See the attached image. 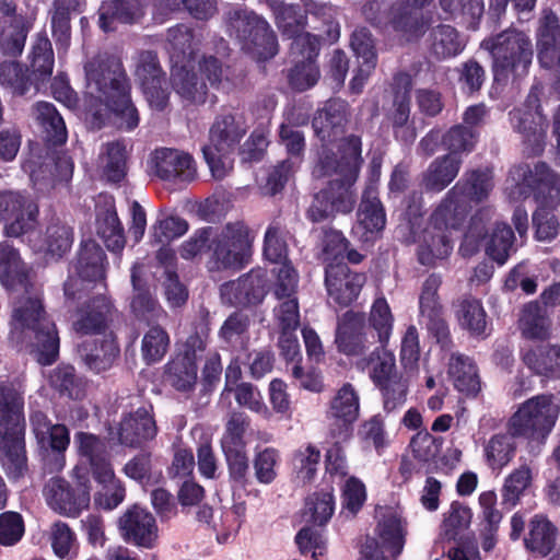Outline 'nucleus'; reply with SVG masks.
<instances>
[{
    "label": "nucleus",
    "mask_w": 560,
    "mask_h": 560,
    "mask_svg": "<svg viewBox=\"0 0 560 560\" xmlns=\"http://www.w3.org/2000/svg\"><path fill=\"white\" fill-rule=\"evenodd\" d=\"M0 281L8 289H24L12 305L10 339L30 347L40 364H51L59 353L56 325L44 310L40 292L27 282L19 253L8 243L0 244Z\"/></svg>",
    "instance_id": "nucleus-1"
},
{
    "label": "nucleus",
    "mask_w": 560,
    "mask_h": 560,
    "mask_svg": "<svg viewBox=\"0 0 560 560\" xmlns=\"http://www.w3.org/2000/svg\"><path fill=\"white\" fill-rule=\"evenodd\" d=\"M323 149L313 175L316 178L329 177V189L316 195L317 205H313L308 214L313 221H319L331 212H349L354 203L351 186L357 180L362 163L361 140L349 136L340 140L337 152Z\"/></svg>",
    "instance_id": "nucleus-2"
},
{
    "label": "nucleus",
    "mask_w": 560,
    "mask_h": 560,
    "mask_svg": "<svg viewBox=\"0 0 560 560\" xmlns=\"http://www.w3.org/2000/svg\"><path fill=\"white\" fill-rule=\"evenodd\" d=\"M86 72V117L94 127L101 128L110 114L119 128L131 130L138 126L139 116L129 97V86L121 65L116 60L89 62Z\"/></svg>",
    "instance_id": "nucleus-3"
},
{
    "label": "nucleus",
    "mask_w": 560,
    "mask_h": 560,
    "mask_svg": "<svg viewBox=\"0 0 560 560\" xmlns=\"http://www.w3.org/2000/svg\"><path fill=\"white\" fill-rule=\"evenodd\" d=\"M253 235L243 222L228 223L220 231L211 228L196 231L180 247V256L192 259L205 248L212 252L209 270L240 269L250 256Z\"/></svg>",
    "instance_id": "nucleus-4"
},
{
    "label": "nucleus",
    "mask_w": 560,
    "mask_h": 560,
    "mask_svg": "<svg viewBox=\"0 0 560 560\" xmlns=\"http://www.w3.org/2000/svg\"><path fill=\"white\" fill-rule=\"evenodd\" d=\"M23 407V396L18 389L0 385V462L13 479L26 471Z\"/></svg>",
    "instance_id": "nucleus-5"
},
{
    "label": "nucleus",
    "mask_w": 560,
    "mask_h": 560,
    "mask_svg": "<svg viewBox=\"0 0 560 560\" xmlns=\"http://www.w3.org/2000/svg\"><path fill=\"white\" fill-rule=\"evenodd\" d=\"M481 48L492 57L494 81H515L528 74L533 43L528 34L516 28L505 30L481 42Z\"/></svg>",
    "instance_id": "nucleus-6"
},
{
    "label": "nucleus",
    "mask_w": 560,
    "mask_h": 560,
    "mask_svg": "<svg viewBox=\"0 0 560 560\" xmlns=\"http://www.w3.org/2000/svg\"><path fill=\"white\" fill-rule=\"evenodd\" d=\"M560 415V399L553 395H537L518 406L509 420L512 436L529 443L544 444Z\"/></svg>",
    "instance_id": "nucleus-7"
},
{
    "label": "nucleus",
    "mask_w": 560,
    "mask_h": 560,
    "mask_svg": "<svg viewBox=\"0 0 560 560\" xmlns=\"http://www.w3.org/2000/svg\"><path fill=\"white\" fill-rule=\"evenodd\" d=\"M375 517V537L368 538L363 545V560H396L404 550L407 536L401 511L394 506H377Z\"/></svg>",
    "instance_id": "nucleus-8"
},
{
    "label": "nucleus",
    "mask_w": 560,
    "mask_h": 560,
    "mask_svg": "<svg viewBox=\"0 0 560 560\" xmlns=\"http://www.w3.org/2000/svg\"><path fill=\"white\" fill-rule=\"evenodd\" d=\"M460 213L451 212L447 203H440L434 210L428 225L415 240L422 265L433 266L438 260L450 256L453 249L452 231L457 230L463 222Z\"/></svg>",
    "instance_id": "nucleus-9"
},
{
    "label": "nucleus",
    "mask_w": 560,
    "mask_h": 560,
    "mask_svg": "<svg viewBox=\"0 0 560 560\" xmlns=\"http://www.w3.org/2000/svg\"><path fill=\"white\" fill-rule=\"evenodd\" d=\"M432 0H399L387 12L384 0H372L363 8V14L372 23L392 27L406 42L418 38L424 30L420 11Z\"/></svg>",
    "instance_id": "nucleus-10"
},
{
    "label": "nucleus",
    "mask_w": 560,
    "mask_h": 560,
    "mask_svg": "<svg viewBox=\"0 0 560 560\" xmlns=\"http://www.w3.org/2000/svg\"><path fill=\"white\" fill-rule=\"evenodd\" d=\"M534 187L544 207L555 208L560 205V175L545 163L537 164L534 172L527 165L513 167L504 190L511 200H520L526 198Z\"/></svg>",
    "instance_id": "nucleus-11"
},
{
    "label": "nucleus",
    "mask_w": 560,
    "mask_h": 560,
    "mask_svg": "<svg viewBox=\"0 0 560 560\" xmlns=\"http://www.w3.org/2000/svg\"><path fill=\"white\" fill-rule=\"evenodd\" d=\"M228 31L242 49L258 61L278 52V42L268 22L254 12L235 10L229 19Z\"/></svg>",
    "instance_id": "nucleus-12"
},
{
    "label": "nucleus",
    "mask_w": 560,
    "mask_h": 560,
    "mask_svg": "<svg viewBox=\"0 0 560 560\" xmlns=\"http://www.w3.org/2000/svg\"><path fill=\"white\" fill-rule=\"evenodd\" d=\"M205 74L211 85L220 81L222 68L214 57L202 60H187V62L174 63L172 69V85L176 94L187 105L202 104L207 96V84L199 80L195 69Z\"/></svg>",
    "instance_id": "nucleus-13"
},
{
    "label": "nucleus",
    "mask_w": 560,
    "mask_h": 560,
    "mask_svg": "<svg viewBox=\"0 0 560 560\" xmlns=\"http://www.w3.org/2000/svg\"><path fill=\"white\" fill-rule=\"evenodd\" d=\"M43 495L55 513L71 518L88 510L91 501L89 480L82 478L74 483L60 477L50 478L44 486Z\"/></svg>",
    "instance_id": "nucleus-14"
},
{
    "label": "nucleus",
    "mask_w": 560,
    "mask_h": 560,
    "mask_svg": "<svg viewBox=\"0 0 560 560\" xmlns=\"http://www.w3.org/2000/svg\"><path fill=\"white\" fill-rule=\"evenodd\" d=\"M38 213V205L31 196L14 190L0 191V222L5 236L21 237L32 232Z\"/></svg>",
    "instance_id": "nucleus-15"
},
{
    "label": "nucleus",
    "mask_w": 560,
    "mask_h": 560,
    "mask_svg": "<svg viewBox=\"0 0 560 560\" xmlns=\"http://www.w3.org/2000/svg\"><path fill=\"white\" fill-rule=\"evenodd\" d=\"M319 42L315 35H301L291 45L294 67L289 74L291 86L296 91H305L316 84L319 70L315 63Z\"/></svg>",
    "instance_id": "nucleus-16"
},
{
    "label": "nucleus",
    "mask_w": 560,
    "mask_h": 560,
    "mask_svg": "<svg viewBox=\"0 0 560 560\" xmlns=\"http://www.w3.org/2000/svg\"><path fill=\"white\" fill-rule=\"evenodd\" d=\"M105 254L94 241H86L82 244L73 271L78 278L70 275L65 283V295L68 300H74L77 293L81 299V292L86 281L101 280L104 277Z\"/></svg>",
    "instance_id": "nucleus-17"
},
{
    "label": "nucleus",
    "mask_w": 560,
    "mask_h": 560,
    "mask_svg": "<svg viewBox=\"0 0 560 560\" xmlns=\"http://www.w3.org/2000/svg\"><path fill=\"white\" fill-rule=\"evenodd\" d=\"M493 188L492 173L489 170L470 172L459 180L446 195L441 203H447V208L455 214L460 211L464 220L469 201L479 202L486 199Z\"/></svg>",
    "instance_id": "nucleus-18"
},
{
    "label": "nucleus",
    "mask_w": 560,
    "mask_h": 560,
    "mask_svg": "<svg viewBox=\"0 0 560 560\" xmlns=\"http://www.w3.org/2000/svg\"><path fill=\"white\" fill-rule=\"evenodd\" d=\"M206 348V341L198 335L188 337L185 350L167 368V381L179 392L188 393L197 383V359Z\"/></svg>",
    "instance_id": "nucleus-19"
},
{
    "label": "nucleus",
    "mask_w": 560,
    "mask_h": 560,
    "mask_svg": "<svg viewBox=\"0 0 560 560\" xmlns=\"http://www.w3.org/2000/svg\"><path fill=\"white\" fill-rule=\"evenodd\" d=\"M151 168L159 178L173 183H187L197 175L192 156L177 149L162 148L154 151Z\"/></svg>",
    "instance_id": "nucleus-20"
},
{
    "label": "nucleus",
    "mask_w": 560,
    "mask_h": 560,
    "mask_svg": "<svg viewBox=\"0 0 560 560\" xmlns=\"http://www.w3.org/2000/svg\"><path fill=\"white\" fill-rule=\"evenodd\" d=\"M136 77L149 105L154 109L162 110L167 104L168 92L164 86L166 82L153 52L145 51L139 56Z\"/></svg>",
    "instance_id": "nucleus-21"
},
{
    "label": "nucleus",
    "mask_w": 560,
    "mask_h": 560,
    "mask_svg": "<svg viewBox=\"0 0 560 560\" xmlns=\"http://www.w3.org/2000/svg\"><path fill=\"white\" fill-rule=\"evenodd\" d=\"M118 528L125 541L139 547L152 548L158 539V526L153 515L138 505L119 517Z\"/></svg>",
    "instance_id": "nucleus-22"
},
{
    "label": "nucleus",
    "mask_w": 560,
    "mask_h": 560,
    "mask_svg": "<svg viewBox=\"0 0 560 560\" xmlns=\"http://www.w3.org/2000/svg\"><path fill=\"white\" fill-rule=\"evenodd\" d=\"M364 281L363 275L351 272L345 262L330 264L326 268L329 299L340 306H347L358 298Z\"/></svg>",
    "instance_id": "nucleus-23"
},
{
    "label": "nucleus",
    "mask_w": 560,
    "mask_h": 560,
    "mask_svg": "<svg viewBox=\"0 0 560 560\" xmlns=\"http://www.w3.org/2000/svg\"><path fill=\"white\" fill-rule=\"evenodd\" d=\"M385 223V212L376 191L373 187H369L360 203L352 233L360 242L370 243L380 236Z\"/></svg>",
    "instance_id": "nucleus-24"
},
{
    "label": "nucleus",
    "mask_w": 560,
    "mask_h": 560,
    "mask_svg": "<svg viewBox=\"0 0 560 560\" xmlns=\"http://www.w3.org/2000/svg\"><path fill=\"white\" fill-rule=\"evenodd\" d=\"M31 22L14 13V7L0 0V52L10 56L23 51Z\"/></svg>",
    "instance_id": "nucleus-25"
},
{
    "label": "nucleus",
    "mask_w": 560,
    "mask_h": 560,
    "mask_svg": "<svg viewBox=\"0 0 560 560\" xmlns=\"http://www.w3.org/2000/svg\"><path fill=\"white\" fill-rule=\"evenodd\" d=\"M364 327V315L353 311L346 312L336 330L335 343L338 351L348 357L361 355L368 348Z\"/></svg>",
    "instance_id": "nucleus-26"
},
{
    "label": "nucleus",
    "mask_w": 560,
    "mask_h": 560,
    "mask_svg": "<svg viewBox=\"0 0 560 560\" xmlns=\"http://www.w3.org/2000/svg\"><path fill=\"white\" fill-rule=\"evenodd\" d=\"M359 415V393L351 384L346 383L336 390L330 399L327 417L340 427V433L347 439L349 436V428L358 420Z\"/></svg>",
    "instance_id": "nucleus-27"
},
{
    "label": "nucleus",
    "mask_w": 560,
    "mask_h": 560,
    "mask_svg": "<svg viewBox=\"0 0 560 560\" xmlns=\"http://www.w3.org/2000/svg\"><path fill=\"white\" fill-rule=\"evenodd\" d=\"M541 90L540 85L535 84L527 95L524 107L510 113L513 128L527 138L533 136L538 139L546 129V121L539 109Z\"/></svg>",
    "instance_id": "nucleus-28"
},
{
    "label": "nucleus",
    "mask_w": 560,
    "mask_h": 560,
    "mask_svg": "<svg viewBox=\"0 0 560 560\" xmlns=\"http://www.w3.org/2000/svg\"><path fill=\"white\" fill-rule=\"evenodd\" d=\"M266 287L260 272L250 273L221 287L222 299L232 305H248L260 302Z\"/></svg>",
    "instance_id": "nucleus-29"
},
{
    "label": "nucleus",
    "mask_w": 560,
    "mask_h": 560,
    "mask_svg": "<svg viewBox=\"0 0 560 560\" xmlns=\"http://www.w3.org/2000/svg\"><path fill=\"white\" fill-rule=\"evenodd\" d=\"M155 434V422L144 407L125 416L117 430L118 441L128 446L138 445L142 441L154 438Z\"/></svg>",
    "instance_id": "nucleus-30"
},
{
    "label": "nucleus",
    "mask_w": 560,
    "mask_h": 560,
    "mask_svg": "<svg viewBox=\"0 0 560 560\" xmlns=\"http://www.w3.org/2000/svg\"><path fill=\"white\" fill-rule=\"evenodd\" d=\"M346 121L347 104L341 100H331L316 113L312 125L316 136L323 142H331L342 133Z\"/></svg>",
    "instance_id": "nucleus-31"
},
{
    "label": "nucleus",
    "mask_w": 560,
    "mask_h": 560,
    "mask_svg": "<svg viewBox=\"0 0 560 560\" xmlns=\"http://www.w3.org/2000/svg\"><path fill=\"white\" fill-rule=\"evenodd\" d=\"M31 423L38 445L43 450L63 453L70 443V433L63 424H52L47 416L36 411L31 416Z\"/></svg>",
    "instance_id": "nucleus-32"
},
{
    "label": "nucleus",
    "mask_w": 560,
    "mask_h": 560,
    "mask_svg": "<svg viewBox=\"0 0 560 560\" xmlns=\"http://www.w3.org/2000/svg\"><path fill=\"white\" fill-rule=\"evenodd\" d=\"M94 338L79 345L78 351L88 368L95 372H102L112 366L119 353V349L112 336H105L101 340Z\"/></svg>",
    "instance_id": "nucleus-33"
},
{
    "label": "nucleus",
    "mask_w": 560,
    "mask_h": 560,
    "mask_svg": "<svg viewBox=\"0 0 560 560\" xmlns=\"http://www.w3.org/2000/svg\"><path fill=\"white\" fill-rule=\"evenodd\" d=\"M246 131L247 125L242 115H224L218 118L210 129V139L207 145L234 151Z\"/></svg>",
    "instance_id": "nucleus-34"
},
{
    "label": "nucleus",
    "mask_w": 560,
    "mask_h": 560,
    "mask_svg": "<svg viewBox=\"0 0 560 560\" xmlns=\"http://www.w3.org/2000/svg\"><path fill=\"white\" fill-rule=\"evenodd\" d=\"M141 0H113L100 8V26L104 32L115 31L118 24L132 23L142 15Z\"/></svg>",
    "instance_id": "nucleus-35"
},
{
    "label": "nucleus",
    "mask_w": 560,
    "mask_h": 560,
    "mask_svg": "<svg viewBox=\"0 0 560 560\" xmlns=\"http://www.w3.org/2000/svg\"><path fill=\"white\" fill-rule=\"evenodd\" d=\"M94 478L102 485L106 491L95 495V504L105 510H113L120 504L125 498V489L115 479L107 456L98 460L97 464H90Z\"/></svg>",
    "instance_id": "nucleus-36"
},
{
    "label": "nucleus",
    "mask_w": 560,
    "mask_h": 560,
    "mask_svg": "<svg viewBox=\"0 0 560 560\" xmlns=\"http://www.w3.org/2000/svg\"><path fill=\"white\" fill-rule=\"evenodd\" d=\"M32 116L49 142L55 144L66 142L67 130L65 121L52 104L48 102L36 103L33 107Z\"/></svg>",
    "instance_id": "nucleus-37"
},
{
    "label": "nucleus",
    "mask_w": 560,
    "mask_h": 560,
    "mask_svg": "<svg viewBox=\"0 0 560 560\" xmlns=\"http://www.w3.org/2000/svg\"><path fill=\"white\" fill-rule=\"evenodd\" d=\"M441 284L442 278L439 275L432 273L425 279L419 296V311L420 316L428 320L429 328L436 325L444 332V324L440 322L442 305L438 295Z\"/></svg>",
    "instance_id": "nucleus-38"
},
{
    "label": "nucleus",
    "mask_w": 560,
    "mask_h": 560,
    "mask_svg": "<svg viewBox=\"0 0 560 560\" xmlns=\"http://www.w3.org/2000/svg\"><path fill=\"white\" fill-rule=\"evenodd\" d=\"M523 361L537 374L560 377V346H536L523 354Z\"/></svg>",
    "instance_id": "nucleus-39"
},
{
    "label": "nucleus",
    "mask_w": 560,
    "mask_h": 560,
    "mask_svg": "<svg viewBox=\"0 0 560 560\" xmlns=\"http://www.w3.org/2000/svg\"><path fill=\"white\" fill-rule=\"evenodd\" d=\"M322 452L312 444L299 446L292 454V469L298 482L311 483L315 480L320 464Z\"/></svg>",
    "instance_id": "nucleus-40"
},
{
    "label": "nucleus",
    "mask_w": 560,
    "mask_h": 560,
    "mask_svg": "<svg viewBox=\"0 0 560 560\" xmlns=\"http://www.w3.org/2000/svg\"><path fill=\"white\" fill-rule=\"evenodd\" d=\"M460 163V160L452 154L434 160L423 175L424 187L441 191L457 176Z\"/></svg>",
    "instance_id": "nucleus-41"
},
{
    "label": "nucleus",
    "mask_w": 560,
    "mask_h": 560,
    "mask_svg": "<svg viewBox=\"0 0 560 560\" xmlns=\"http://www.w3.org/2000/svg\"><path fill=\"white\" fill-rule=\"evenodd\" d=\"M153 18L156 22L162 23L164 16L177 10L183 3L185 9L198 20H208L217 12V5L213 0H152Z\"/></svg>",
    "instance_id": "nucleus-42"
},
{
    "label": "nucleus",
    "mask_w": 560,
    "mask_h": 560,
    "mask_svg": "<svg viewBox=\"0 0 560 560\" xmlns=\"http://www.w3.org/2000/svg\"><path fill=\"white\" fill-rule=\"evenodd\" d=\"M73 233L71 228L56 221L51 222L45 231L39 244H34L33 247L38 252H44L51 257H61L65 255L72 245Z\"/></svg>",
    "instance_id": "nucleus-43"
},
{
    "label": "nucleus",
    "mask_w": 560,
    "mask_h": 560,
    "mask_svg": "<svg viewBox=\"0 0 560 560\" xmlns=\"http://www.w3.org/2000/svg\"><path fill=\"white\" fill-rule=\"evenodd\" d=\"M520 329L526 339H546L550 329V320L546 311L536 302L526 304L520 317Z\"/></svg>",
    "instance_id": "nucleus-44"
},
{
    "label": "nucleus",
    "mask_w": 560,
    "mask_h": 560,
    "mask_svg": "<svg viewBox=\"0 0 560 560\" xmlns=\"http://www.w3.org/2000/svg\"><path fill=\"white\" fill-rule=\"evenodd\" d=\"M456 318L459 326L474 336H481L487 327V314L481 302L465 298L456 304Z\"/></svg>",
    "instance_id": "nucleus-45"
},
{
    "label": "nucleus",
    "mask_w": 560,
    "mask_h": 560,
    "mask_svg": "<svg viewBox=\"0 0 560 560\" xmlns=\"http://www.w3.org/2000/svg\"><path fill=\"white\" fill-rule=\"evenodd\" d=\"M448 375L459 392L475 394L479 390L477 369L469 358L453 354L448 363Z\"/></svg>",
    "instance_id": "nucleus-46"
},
{
    "label": "nucleus",
    "mask_w": 560,
    "mask_h": 560,
    "mask_svg": "<svg viewBox=\"0 0 560 560\" xmlns=\"http://www.w3.org/2000/svg\"><path fill=\"white\" fill-rule=\"evenodd\" d=\"M97 233L109 250L119 252L124 248V229L112 202L97 214Z\"/></svg>",
    "instance_id": "nucleus-47"
},
{
    "label": "nucleus",
    "mask_w": 560,
    "mask_h": 560,
    "mask_svg": "<svg viewBox=\"0 0 560 560\" xmlns=\"http://www.w3.org/2000/svg\"><path fill=\"white\" fill-rule=\"evenodd\" d=\"M556 528L542 515H536L529 523V533L525 538L526 547L541 556H547L553 548Z\"/></svg>",
    "instance_id": "nucleus-48"
},
{
    "label": "nucleus",
    "mask_w": 560,
    "mask_h": 560,
    "mask_svg": "<svg viewBox=\"0 0 560 560\" xmlns=\"http://www.w3.org/2000/svg\"><path fill=\"white\" fill-rule=\"evenodd\" d=\"M131 282L133 285L132 312L136 316L144 319L156 318L161 310L141 280V267L139 265H135L131 270Z\"/></svg>",
    "instance_id": "nucleus-49"
},
{
    "label": "nucleus",
    "mask_w": 560,
    "mask_h": 560,
    "mask_svg": "<svg viewBox=\"0 0 560 560\" xmlns=\"http://www.w3.org/2000/svg\"><path fill=\"white\" fill-rule=\"evenodd\" d=\"M109 305L104 298H97L88 305V310L78 313V318L73 322V328L81 335H94L104 327L106 314Z\"/></svg>",
    "instance_id": "nucleus-50"
},
{
    "label": "nucleus",
    "mask_w": 560,
    "mask_h": 560,
    "mask_svg": "<svg viewBox=\"0 0 560 560\" xmlns=\"http://www.w3.org/2000/svg\"><path fill=\"white\" fill-rule=\"evenodd\" d=\"M465 47L464 39L450 25H441L431 34V51L439 59L458 55Z\"/></svg>",
    "instance_id": "nucleus-51"
},
{
    "label": "nucleus",
    "mask_w": 560,
    "mask_h": 560,
    "mask_svg": "<svg viewBox=\"0 0 560 560\" xmlns=\"http://www.w3.org/2000/svg\"><path fill=\"white\" fill-rule=\"evenodd\" d=\"M98 167L109 182H119L126 175V148L119 142L107 143L98 158Z\"/></svg>",
    "instance_id": "nucleus-52"
},
{
    "label": "nucleus",
    "mask_w": 560,
    "mask_h": 560,
    "mask_svg": "<svg viewBox=\"0 0 560 560\" xmlns=\"http://www.w3.org/2000/svg\"><path fill=\"white\" fill-rule=\"evenodd\" d=\"M249 427V418L242 412H233L221 439L223 453L246 452L245 433Z\"/></svg>",
    "instance_id": "nucleus-53"
},
{
    "label": "nucleus",
    "mask_w": 560,
    "mask_h": 560,
    "mask_svg": "<svg viewBox=\"0 0 560 560\" xmlns=\"http://www.w3.org/2000/svg\"><path fill=\"white\" fill-rule=\"evenodd\" d=\"M54 555L59 559L73 560L78 555V539L71 527L61 521L55 522L49 530Z\"/></svg>",
    "instance_id": "nucleus-54"
},
{
    "label": "nucleus",
    "mask_w": 560,
    "mask_h": 560,
    "mask_svg": "<svg viewBox=\"0 0 560 560\" xmlns=\"http://www.w3.org/2000/svg\"><path fill=\"white\" fill-rule=\"evenodd\" d=\"M365 363L370 366V377L377 386L398 376L395 354L387 350L386 346L381 345L376 348Z\"/></svg>",
    "instance_id": "nucleus-55"
},
{
    "label": "nucleus",
    "mask_w": 560,
    "mask_h": 560,
    "mask_svg": "<svg viewBox=\"0 0 560 560\" xmlns=\"http://www.w3.org/2000/svg\"><path fill=\"white\" fill-rule=\"evenodd\" d=\"M394 315L385 298H377L370 311L369 324L377 335L382 346H386L394 329Z\"/></svg>",
    "instance_id": "nucleus-56"
},
{
    "label": "nucleus",
    "mask_w": 560,
    "mask_h": 560,
    "mask_svg": "<svg viewBox=\"0 0 560 560\" xmlns=\"http://www.w3.org/2000/svg\"><path fill=\"white\" fill-rule=\"evenodd\" d=\"M335 511V497L331 490L315 492L306 500L303 515L307 522L323 525Z\"/></svg>",
    "instance_id": "nucleus-57"
},
{
    "label": "nucleus",
    "mask_w": 560,
    "mask_h": 560,
    "mask_svg": "<svg viewBox=\"0 0 560 560\" xmlns=\"http://www.w3.org/2000/svg\"><path fill=\"white\" fill-rule=\"evenodd\" d=\"M167 42L170 44L173 65L195 60L192 50L194 35L189 28L184 25L170 28L167 32Z\"/></svg>",
    "instance_id": "nucleus-58"
},
{
    "label": "nucleus",
    "mask_w": 560,
    "mask_h": 560,
    "mask_svg": "<svg viewBox=\"0 0 560 560\" xmlns=\"http://www.w3.org/2000/svg\"><path fill=\"white\" fill-rule=\"evenodd\" d=\"M532 469L527 465H522L513 470L506 478L502 488L503 504L513 508L517 504L525 490L532 482Z\"/></svg>",
    "instance_id": "nucleus-59"
},
{
    "label": "nucleus",
    "mask_w": 560,
    "mask_h": 560,
    "mask_svg": "<svg viewBox=\"0 0 560 560\" xmlns=\"http://www.w3.org/2000/svg\"><path fill=\"white\" fill-rule=\"evenodd\" d=\"M406 89L402 94L399 92L396 94L394 110L390 114V120L393 122V127L395 129V135L397 138L402 139L404 141H412L415 139V132L412 129L407 127L409 120V96L407 95L408 88L410 82L407 77L402 78Z\"/></svg>",
    "instance_id": "nucleus-60"
},
{
    "label": "nucleus",
    "mask_w": 560,
    "mask_h": 560,
    "mask_svg": "<svg viewBox=\"0 0 560 560\" xmlns=\"http://www.w3.org/2000/svg\"><path fill=\"white\" fill-rule=\"evenodd\" d=\"M513 240L514 234L509 225L497 224L486 244L487 255L503 265L512 250Z\"/></svg>",
    "instance_id": "nucleus-61"
},
{
    "label": "nucleus",
    "mask_w": 560,
    "mask_h": 560,
    "mask_svg": "<svg viewBox=\"0 0 560 560\" xmlns=\"http://www.w3.org/2000/svg\"><path fill=\"white\" fill-rule=\"evenodd\" d=\"M515 444L512 436L498 434L490 439L485 453L488 465L492 469H502L514 456Z\"/></svg>",
    "instance_id": "nucleus-62"
},
{
    "label": "nucleus",
    "mask_w": 560,
    "mask_h": 560,
    "mask_svg": "<svg viewBox=\"0 0 560 560\" xmlns=\"http://www.w3.org/2000/svg\"><path fill=\"white\" fill-rule=\"evenodd\" d=\"M54 68V54L50 40L38 36L32 50V73L34 81H44L50 77Z\"/></svg>",
    "instance_id": "nucleus-63"
},
{
    "label": "nucleus",
    "mask_w": 560,
    "mask_h": 560,
    "mask_svg": "<svg viewBox=\"0 0 560 560\" xmlns=\"http://www.w3.org/2000/svg\"><path fill=\"white\" fill-rule=\"evenodd\" d=\"M170 346V337L161 327H151L143 336L141 353L143 360L151 364L163 359Z\"/></svg>",
    "instance_id": "nucleus-64"
}]
</instances>
